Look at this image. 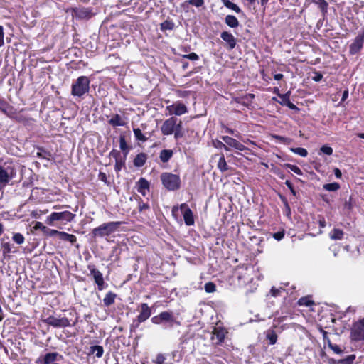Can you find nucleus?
<instances>
[{"mask_svg": "<svg viewBox=\"0 0 364 364\" xmlns=\"http://www.w3.org/2000/svg\"><path fill=\"white\" fill-rule=\"evenodd\" d=\"M120 221H112L102 223L100 226L92 230V235L94 237H104L117 231L122 225Z\"/></svg>", "mask_w": 364, "mask_h": 364, "instance_id": "nucleus-1", "label": "nucleus"}, {"mask_svg": "<svg viewBox=\"0 0 364 364\" xmlns=\"http://www.w3.org/2000/svg\"><path fill=\"white\" fill-rule=\"evenodd\" d=\"M90 80L87 76L79 77L71 86V95L82 97L90 90Z\"/></svg>", "mask_w": 364, "mask_h": 364, "instance_id": "nucleus-2", "label": "nucleus"}, {"mask_svg": "<svg viewBox=\"0 0 364 364\" xmlns=\"http://www.w3.org/2000/svg\"><path fill=\"white\" fill-rule=\"evenodd\" d=\"M151 322L156 325H164V328H172L174 323L179 325L172 312L162 311L159 315L154 316L151 319Z\"/></svg>", "mask_w": 364, "mask_h": 364, "instance_id": "nucleus-3", "label": "nucleus"}, {"mask_svg": "<svg viewBox=\"0 0 364 364\" xmlns=\"http://www.w3.org/2000/svg\"><path fill=\"white\" fill-rule=\"evenodd\" d=\"M160 178L163 186L168 191H176L181 187V178L178 175L172 173H162Z\"/></svg>", "mask_w": 364, "mask_h": 364, "instance_id": "nucleus-4", "label": "nucleus"}, {"mask_svg": "<svg viewBox=\"0 0 364 364\" xmlns=\"http://www.w3.org/2000/svg\"><path fill=\"white\" fill-rule=\"evenodd\" d=\"M75 216V214L68 210L63 212H53L49 216L47 217L46 223L50 225H53L54 221L57 220L70 222L73 220Z\"/></svg>", "mask_w": 364, "mask_h": 364, "instance_id": "nucleus-5", "label": "nucleus"}, {"mask_svg": "<svg viewBox=\"0 0 364 364\" xmlns=\"http://www.w3.org/2000/svg\"><path fill=\"white\" fill-rule=\"evenodd\" d=\"M43 322L54 328H64L70 326V321L66 317H55L54 316H50L43 319Z\"/></svg>", "mask_w": 364, "mask_h": 364, "instance_id": "nucleus-6", "label": "nucleus"}, {"mask_svg": "<svg viewBox=\"0 0 364 364\" xmlns=\"http://www.w3.org/2000/svg\"><path fill=\"white\" fill-rule=\"evenodd\" d=\"M87 268L90 272V275L92 276L95 282L97 285L98 290L102 291L104 289L105 285L102 274L98 269H97L94 265H88Z\"/></svg>", "mask_w": 364, "mask_h": 364, "instance_id": "nucleus-7", "label": "nucleus"}, {"mask_svg": "<svg viewBox=\"0 0 364 364\" xmlns=\"http://www.w3.org/2000/svg\"><path fill=\"white\" fill-rule=\"evenodd\" d=\"M177 119L171 117L165 120L161 127V131L164 135H171L173 133L176 126Z\"/></svg>", "mask_w": 364, "mask_h": 364, "instance_id": "nucleus-8", "label": "nucleus"}, {"mask_svg": "<svg viewBox=\"0 0 364 364\" xmlns=\"http://www.w3.org/2000/svg\"><path fill=\"white\" fill-rule=\"evenodd\" d=\"M72 15L75 18L84 20L90 18L93 14L89 8H77L73 10Z\"/></svg>", "mask_w": 364, "mask_h": 364, "instance_id": "nucleus-9", "label": "nucleus"}, {"mask_svg": "<svg viewBox=\"0 0 364 364\" xmlns=\"http://www.w3.org/2000/svg\"><path fill=\"white\" fill-rule=\"evenodd\" d=\"M166 109L169 112L170 114H175L177 116L182 115L188 112L186 106L181 102H177L167 106Z\"/></svg>", "mask_w": 364, "mask_h": 364, "instance_id": "nucleus-10", "label": "nucleus"}, {"mask_svg": "<svg viewBox=\"0 0 364 364\" xmlns=\"http://www.w3.org/2000/svg\"><path fill=\"white\" fill-rule=\"evenodd\" d=\"M228 331L224 328L215 327L213 331V336L211 337V340H216L215 344L220 345L224 341V339Z\"/></svg>", "mask_w": 364, "mask_h": 364, "instance_id": "nucleus-11", "label": "nucleus"}, {"mask_svg": "<svg viewBox=\"0 0 364 364\" xmlns=\"http://www.w3.org/2000/svg\"><path fill=\"white\" fill-rule=\"evenodd\" d=\"M364 43V31L362 34L358 35L354 41L350 46V53L354 55L358 53L363 47Z\"/></svg>", "mask_w": 364, "mask_h": 364, "instance_id": "nucleus-12", "label": "nucleus"}, {"mask_svg": "<svg viewBox=\"0 0 364 364\" xmlns=\"http://www.w3.org/2000/svg\"><path fill=\"white\" fill-rule=\"evenodd\" d=\"M140 313L137 316V321L139 323H142L146 321L151 314V310L147 304L143 303L140 306Z\"/></svg>", "mask_w": 364, "mask_h": 364, "instance_id": "nucleus-13", "label": "nucleus"}, {"mask_svg": "<svg viewBox=\"0 0 364 364\" xmlns=\"http://www.w3.org/2000/svg\"><path fill=\"white\" fill-rule=\"evenodd\" d=\"M351 336L355 341L364 340V326L359 322L354 324L351 331Z\"/></svg>", "mask_w": 364, "mask_h": 364, "instance_id": "nucleus-14", "label": "nucleus"}, {"mask_svg": "<svg viewBox=\"0 0 364 364\" xmlns=\"http://www.w3.org/2000/svg\"><path fill=\"white\" fill-rule=\"evenodd\" d=\"M181 209H185L183 212V219L186 225L188 226L193 225L194 224V219L192 210L186 203L181 205Z\"/></svg>", "mask_w": 364, "mask_h": 364, "instance_id": "nucleus-15", "label": "nucleus"}, {"mask_svg": "<svg viewBox=\"0 0 364 364\" xmlns=\"http://www.w3.org/2000/svg\"><path fill=\"white\" fill-rule=\"evenodd\" d=\"M221 139L229 146L233 147L239 151H244L246 149V147L242 144L230 136H223Z\"/></svg>", "mask_w": 364, "mask_h": 364, "instance_id": "nucleus-16", "label": "nucleus"}, {"mask_svg": "<svg viewBox=\"0 0 364 364\" xmlns=\"http://www.w3.org/2000/svg\"><path fill=\"white\" fill-rule=\"evenodd\" d=\"M0 110L10 118L14 117V109L6 101L0 98Z\"/></svg>", "mask_w": 364, "mask_h": 364, "instance_id": "nucleus-17", "label": "nucleus"}, {"mask_svg": "<svg viewBox=\"0 0 364 364\" xmlns=\"http://www.w3.org/2000/svg\"><path fill=\"white\" fill-rule=\"evenodd\" d=\"M221 38L225 41L229 46V49H233L236 46V39L232 34L228 31H223L220 34Z\"/></svg>", "mask_w": 364, "mask_h": 364, "instance_id": "nucleus-18", "label": "nucleus"}, {"mask_svg": "<svg viewBox=\"0 0 364 364\" xmlns=\"http://www.w3.org/2000/svg\"><path fill=\"white\" fill-rule=\"evenodd\" d=\"M62 358V355L56 352L46 353L43 358V364H53L55 361Z\"/></svg>", "mask_w": 364, "mask_h": 364, "instance_id": "nucleus-19", "label": "nucleus"}, {"mask_svg": "<svg viewBox=\"0 0 364 364\" xmlns=\"http://www.w3.org/2000/svg\"><path fill=\"white\" fill-rule=\"evenodd\" d=\"M254 98L255 95L247 94L245 96L234 97L233 101H235L237 103H240L243 105L248 106Z\"/></svg>", "mask_w": 364, "mask_h": 364, "instance_id": "nucleus-20", "label": "nucleus"}, {"mask_svg": "<svg viewBox=\"0 0 364 364\" xmlns=\"http://www.w3.org/2000/svg\"><path fill=\"white\" fill-rule=\"evenodd\" d=\"M147 160V154L145 153H140L136 156L134 159V165L136 167L143 166Z\"/></svg>", "mask_w": 364, "mask_h": 364, "instance_id": "nucleus-21", "label": "nucleus"}, {"mask_svg": "<svg viewBox=\"0 0 364 364\" xmlns=\"http://www.w3.org/2000/svg\"><path fill=\"white\" fill-rule=\"evenodd\" d=\"M311 2L317 5L323 16H325L328 12V4L325 0H310Z\"/></svg>", "mask_w": 364, "mask_h": 364, "instance_id": "nucleus-22", "label": "nucleus"}, {"mask_svg": "<svg viewBox=\"0 0 364 364\" xmlns=\"http://www.w3.org/2000/svg\"><path fill=\"white\" fill-rule=\"evenodd\" d=\"M149 182L145 178H141L138 181V191L141 193L143 196H145L146 193V191H149Z\"/></svg>", "mask_w": 364, "mask_h": 364, "instance_id": "nucleus-23", "label": "nucleus"}, {"mask_svg": "<svg viewBox=\"0 0 364 364\" xmlns=\"http://www.w3.org/2000/svg\"><path fill=\"white\" fill-rule=\"evenodd\" d=\"M173 151L171 149H163L160 152L159 158L164 163L168 162L173 156Z\"/></svg>", "mask_w": 364, "mask_h": 364, "instance_id": "nucleus-24", "label": "nucleus"}, {"mask_svg": "<svg viewBox=\"0 0 364 364\" xmlns=\"http://www.w3.org/2000/svg\"><path fill=\"white\" fill-rule=\"evenodd\" d=\"M225 23L230 28H237L239 26L237 18L233 15H228L225 19Z\"/></svg>", "mask_w": 364, "mask_h": 364, "instance_id": "nucleus-25", "label": "nucleus"}, {"mask_svg": "<svg viewBox=\"0 0 364 364\" xmlns=\"http://www.w3.org/2000/svg\"><path fill=\"white\" fill-rule=\"evenodd\" d=\"M11 178L8 173V172L0 166V183L5 186L9 183Z\"/></svg>", "mask_w": 364, "mask_h": 364, "instance_id": "nucleus-26", "label": "nucleus"}, {"mask_svg": "<svg viewBox=\"0 0 364 364\" xmlns=\"http://www.w3.org/2000/svg\"><path fill=\"white\" fill-rule=\"evenodd\" d=\"M116 296L117 295L114 293H112L111 291L108 292L103 299L104 304L106 306L112 305V304H114Z\"/></svg>", "mask_w": 364, "mask_h": 364, "instance_id": "nucleus-27", "label": "nucleus"}, {"mask_svg": "<svg viewBox=\"0 0 364 364\" xmlns=\"http://www.w3.org/2000/svg\"><path fill=\"white\" fill-rule=\"evenodd\" d=\"M217 166H218V168L221 171V172H225L226 171L228 170L229 167L226 163V161L225 159V156L223 154H221L220 158H219V161L218 162V164H217Z\"/></svg>", "mask_w": 364, "mask_h": 364, "instance_id": "nucleus-28", "label": "nucleus"}, {"mask_svg": "<svg viewBox=\"0 0 364 364\" xmlns=\"http://www.w3.org/2000/svg\"><path fill=\"white\" fill-rule=\"evenodd\" d=\"M221 2L223 4V5L225 6H226L227 8H228L230 9L233 10L234 11H235L237 14H240L242 12L240 7L237 4L231 2L230 0H221Z\"/></svg>", "mask_w": 364, "mask_h": 364, "instance_id": "nucleus-29", "label": "nucleus"}, {"mask_svg": "<svg viewBox=\"0 0 364 364\" xmlns=\"http://www.w3.org/2000/svg\"><path fill=\"white\" fill-rule=\"evenodd\" d=\"M109 124L114 126H123L124 124L121 117L119 114L114 115L109 120Z\"/></svg>", "mask_w": 364, "mask_h": 364, "instance_id": "nucleus-30", "label": "nucleus"}, {"mask_svg": "<svg viewBox=\"0 0 364 364\" xmlns=\"http://www.w3.org/2000/svg\"><path fill=\"white\" fill-rule=\"evenodd\" d=\"M343 231L342 230L334 228L330 232V237L332 240H341L343 237Z\"/></svg>", "mask_w": 364, "mask_h": 364, "instance_id": "nucleus-31", "label": "nucleus"}, {"mask_svg": "<svg viewBox=\"0 0 364 364\" xmlns=\"http://www.w3.org/2000/svg\"><path fill=\"white\" fill-rule=\"evenodd\" d=\"M60 238L65 241H68L71 243H75L77 241V238L75 235L68 234L65 232H62V233H60Z\"/></svg>", "mask_w": 364, "mask_h": 364, "instance_id": "nucleus-32", "label": "nucleus"}, {"mask_svg": "<svg viewBox=\"0 0 364 364\" xmlns=\"http://www.w3.org/2000/svg\"><path fill=\"white\" fill-rule=\"evenodd\" d=\"M175 24L172 21L166 20L162 22L160 25V28L161 31H164L166 30L171 31L174 28Z\"/></svg>", "mask_w": 364, "mask_h": 364, "instance_id": "nucleus-33", "label": "nucleus"}, {"mask_svg": "<svg viewBox=\"0 0 364 364\" xmlns=\"http://www.w3.org/2000/svg\"><path fill=\"white\" fill-rule=\"evenodd\" d=\"M267 338L269 341V344L274 345L277 340V335L273 330H268L266 333Z\"/></svg>", "mask_w": 364, "mask_h": 364, "instance_id": "nucleus-34", "label": "nucleus"}, {"mask_svg": "<svg viewBox=\"0 0 364 364\" xmlns=\"http://www.w3.org/2000/svg\"><path fill=\"white\" fill-rule=\"evenodd\" d=\"M279 97L286 100L285 105L289 109L299 111V108L289 100V97L287 95H279Z\"/></svg>", "mask_w": 364, "mask_h": 364, "instance_id": "nucleus-35", "label": "nucleus"}, {"mask_svg": "<svg viewBox=\"0 0 364 364\" xmlns=\"http://www.w3.org/2000/svg\"><path fill=\"white\" fill-rule=\"evenodd\" d=\"M133 132L134 134V136L135 138L139 140V141H141L142 142H144L147 140V137H146L141 132V129H139V128H134L133 129Z\"/></svg>", "mask_w": 364, "mask_h": 364, "instance_id": "nucleus-36", "label": "nucleus"}, {"mask_svg": "<svg viewBox=\"0 0 364 364\" xmlns=\"http://www.w3.org/2000/svg\"><path fill=\"white\" fill-rule=\"evenodd\" d=\"M119 147L120 149L124 153V156L126 157L128 154V146L127 144L125 137L124 136H120L119 137Z\"/></svg>", "mask_w": 364, "mask_h": 364, "instance_id": "nucleus-37", "label": "nucleus"}, {"mask_svg": "<svg viewBox=\"0 0 364 364\" xmlns=\"http://www.w3.org/2000/svg\"><path fill=\"white\" fill-rule=\"evenodd\" d=\"M91 352L95 353L96 357L101 358L104 353V349L101 346H94L91 347Z\"/></svg>", "mask_w": 364, "mask_h": 364, "instance_id": "nucleus-38", "label": "nucleus"}, {"mask_svg": "<svg viewBox=\"0 0 364 364\" xmlns=\"http://www.w3.org/2000/svg\"><path fill=\"white\" fill-rule=\"evenodd\" d=\"M290 151L296 154H298L302 157H306L308 155V151L304 148H291Z\"/></svg>", "mask_w": 364, "mask_h": 364, "instance_id": "nucleus-39", "label": "nucleus"}, {"mask_svg": "<svg viewBox=\"0 0 364 364\" xmlns=\"http://www.w3.org/2000/svg\"><path fill=\"white\" fill-rule=\"evenodd\" d=\"M36 156L38 158H42V159H45L49 160L50 157L51 156V154H50V152L44 150L43 149L38 148V151L36 153Z\"/></svg>", "mask_w": 364, "mask_h": 364, "instance_id": "nucleus-40", "label": "nucleus"}, {"mask_svg": "<svg viewBox=\"0 0 364 364\" xmlns=\"http://www.w3.org/2000/svg\"><path fill=\"white\" fill-rule=\"evenodd\" d=\"M323 189L328 191H336L339 189L340 185L338 183H331L324 184L323 186Z\"/></svg>", "mask_w": 364, "mask_h": 364, "instance_id": "nucleus-41", "label": "nucleus"}, {"mask_svg": "<svg viewBox=\"0 0 364 364\" xmlns=\"http://www.w3.org/2000/svg\"><path fill=\"white\" fill-rule=\"evenodd\" d=\"M181 128H182V123H181V121H180L178 124L176 123V126L175 127V129H174L173 133H174L175 139H177L183 136Z\"/></svg>", "mask_w": 364, "mask_h": 364, "instance_id": "nucleus-42", "label": "nucleus"}, {"mask_svg": "<svg viewBox=\"0 0 364 364\" xmlns=\"http://www.w3.org/2000/svg\"><path fill=\"white\" fill-rule=\"evenodd\" d=\"M13 240L18 245H21L24 242L25 238L21 233H15L12 237Z\"/></svg>", "mask_w": 364, "mask_h": 364, "instance_id": "nucleus-43", "label": "nucleus"}, {"mask_svg": "<svg viewBox=\"0 0 364 364\" xmlns=\"http://www.w3.org/2000/svg\"><path fill=\"white\" fill-rule=\"evenodd\" d=\"M355 359V355H350L344 359H341L338 361L339 364H352Z\"/></svg>", "mask_w": 364, "mask_h": 364, "instance_id": "nucleus-44", "label": "nucleus"}, {"mask_svg": "<svg viewBox=\"0 0 364 364\" xmlns=\"http://www.w3.org/2000/svg\"><path fill=\"white\" fill-rule=\"evenodd\" d=\"M166 358L164 354L159 353L156 355V358L153 360V363L155 364H164Z\"/></svg>", "mask_w": 364, "mask_h": 364, "instance_id": "nucleus-45", "label": "nucleus"}, {"mask_svg": "<svg viewBox=\"0 0 364 364\" xmlns=\"http://www.w3.org/2000/svg\"><path fill=\"white\" fill-rule=\"evenodd\" d=\"M204 289L208 293H213L216 290V286L213 282H208L205 284Z\"/></svg>", "mask_w": 364, "mask_h": 364, "instance_id": "nucleus-46", "label": "nucleus"}, {"mask_svg": "<svg viewBox=\"0 0 364 364\" xmlns=\"http://www.w3.org/2000/svg\"><path fill=\"white\" fill-rule=\"evenodd\" d=\"M125 162L124 159H117L115 161L114 169L117 172H119L123 166H124Z\"/></svg>", "mask_w": 364, "mask_h": 364, "instance_id": "nucleus-47", "label": "nucleus"}, {"mask_svg": "<svg viewBox=\"0 0 364 364\" xmlns=\"http://www.w3.org/2000/svg\"><path fill=\"white\" fill-rule=\"evenodd\" d=\"M328 347L336 354H341L342 353L343 350L341 349V348L336 344H333L331 343L330 341L328 342Z\"/></svg>", "mask_w": 364, "mask_h": 364, "instance_id": "nucleus-48", "label": "nucleus"}, {"mask_svg": "<svg viewBox=\"0 0 364 364\" xmlns=\"http://www.w3.org/2000/svg\"><path fill=\"white\" fill-rule=\"evenodd\" d=\"M286 166L290 168V170L292 171L296 174L302 175L301 170L297 166L287 164H286Z\"/></svg>", "mask_w": 364, "mask_h": 364, "instance_id": "nucleus-49", "label": "nucleus"}, {"mask_svg": "<svg viewBox=\"0 0 364 364\" xmlns=\"http://www.w3.org/2000/svg\"><path fill=\"white\" fill-rule=\"evenodd\" d=\"M320 151L330 156L333 154V149L328 146L324 145L321 146Z\"/></svg>", "mask_w": 364, "mask_h": 364, "instance_id": "nucleus-50", "label": "nucleus"}, {"mask_svg": "<svg viewBox=\"0 0 364 364\" xmlns=\"http://www.w3.org/2000/svg\"><path fill=\"white\" fill-rule=\"evenodd\" d=\"M312 304L313 301L306 298H301L299 300V304L301 306H310Z\"/></svg>", "mask_w": 364, "mask_h": 364, "instance_id": "nucleus-51", "label": "nucleus"}, {"mask_svg": "<svg viewBox=\"0 0 364 364\" xmlns=\"http://www.w3.org/2000/svg\"><path fill=\"white\" fill-rule=\"evenodd\" d=\"M188 3L196 7H200L204 4V0H188Z\"/></svg>", "mask_w": 364, "mask_h": 364, "instance_id": "nucleus-52", "label": "nucleus"}, {"mask_svg": "<svg viewBox=\"0 0 364 364\" xmlns=\"http://www.w3.org/2000/svg\"><path fill=\"white\" fill-rule=\"evenodd\" d=\"M184 58L189 59L191 60H197L199 59L198 55L195 53H191L190 54L184 55L183 56Z\"/></svg>", "mask_w": 364, "mask_h": 364, "instance_id": "nucleus-53", "label": "nucleus"}, {"mask_svg": "<svg viewBox=\"0 0 364 364\" xmlns=\"http://www.w3.org/2000/svg\"><path fill=\"white\" fill-rule=\"evenodd\" d=\"M2 247L4 254L10 253L11 252V245L9 242L3 243Z\"/></svg>", "mask_w": 364, "mask_h": 364, "instance_id": "nucleus-54", "label": "nucleus"}, {"mask_svg": "<svg viewBox=\"0 0 364 364\" xmlns=\"http://www.w3.org/2000/svg\"><path fill=\"white\" fill-rule=\"evenodd\" d=\"M285 184L289 188L291 193L294 196H296V191L294 190V188L292 183L289 181L287 180L286 182H285Z\"/></svg>", "mask_w": 364, "mask_h": 364, "instance_id": "nucleus-55", "label": "nucleus"}, {"mask_svg": "<svg viewBox=\"0 0 364 364\" xmlns=\"http://www.w3.org/2000/svg\"><path fill=\"white\" fill-rule=\"evenodd\" d=\"M284 237V232L283 231L277 232L273 235V237L277 240H281Z\"/></svg>", "mask_w": 364, "mask_h": 364, "instance_id": "nucleus-56", "label": "nucleus"}, {"mask_svg": "<svg viewBox=\"0 0 364 364\" xmlns=\"http://www.w3.org/2000/svg\"><path fill=\"white\" fill-rule=\"evenodd\" d=\"M47 228L43 225V224L41 222H36L35 225H34V229L35 230H45Z\"/></svg>", "mask_w": 364, "mask_h": 364, "instance_id": "nucleus-57", "label": "nucleus"}, {"mask_svg": "<svg viewBox=\"0 0 364 364\" xmlns=\"http://www.w3.org/2000/svg\"><path fill=\"white\" fill-rule=\"evenodd\" d=\"M282 289H277L275 288L274 287H273L272 289H271V294L272 296H277L279 295V293H280V291H281Z\"/></svg>", "mask_w": 364, "mask_h": 364, "instance_id": "nucleus-58", "label": "nucleus"}, {"mask_svg": "<svg viewBox=\"0 0 364 364\" xmlns=\"http://www.w3.org/2000/svg\"><path fill=\"white\" fill-rule=\"evenodd\" d=\"M323 78V75L321 73L316 72L315 73L314 76L312 77V79L315 82H319Z\"/></svg>", "mask_w": 364, "mask_h": 364, "instance_id": "nucleus-59", "label": "nucleus"}, {"mask_svg": "<svg viewBox=\"0 0 364 364\" xmlns=\"http://www.w3.org/2000/svg\"><path fill=\"white\" fill-rule=\"evenodd\" d=\"M139 210L140 212H142L143 210H146V209H149V206L147 203H139Z\"/></svg>", "mask_w": 364, "mask_h": 364, "instance_id": "nucleus-60", "label": "nucleus"}, {"mask_svg": "<svg viewBox=\"0 0 364 364\" xmlns=\"http://www.w3.org/2000/svg\"><path fill=\"white\" fill-rule=\"evenodd\" d=\"M109 155L111 156H112L113 158L115 159V161H117V159H120L119 158V156H120V153L118 151H116V150H112Z\"/></svg>", "mask_w": 364, "mask_h": 364, "instance_id": "nucleus-61", "label": "nucleus"}, {"mask_svg": "<svg viewBox=\"0 0 364 364\" xmlns=\"http://www.w3.org/2000/svg\"><path fill=\"white\" fill-rule=\"evenodd\" d=\"M213 144L215 147L217 149H222L223 146H225V144L219 140L214 141Z\"/></svg>", "mask_w": 364, "mask_h": 364, "instance_id": "nucleus-62", "label": "nucleus"}, {"mask_svg": "<svg viewBox=\"0 0 364 364\" xmlns=\"http://www.w3.org/2000/svg\"><path fill=\"white\" fill-rule=\"evenodd\" d=\"M4 45V31L3 27L0 26V47Z\"/></svg>", "mask_w": 364, "mask_h": 364, "instance_id": "nucleus-63", "label": "nucleus"}, {"mask_svg": "<svg viewBox=\"0 0 364 364\" xmlns=\"http://www.w3.org/2000/svg\"><path fill=\"white\" fill-rule=\"evenodd\" d=\"M334 174L338 178H340L342 176L341 171L337 168L334 169Z\"/></svg>", "mask_w": 364, "mask_h": 364, "instance_id": "nucleus-64", "label": "nucleus"}]
</instances>
